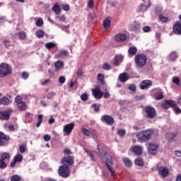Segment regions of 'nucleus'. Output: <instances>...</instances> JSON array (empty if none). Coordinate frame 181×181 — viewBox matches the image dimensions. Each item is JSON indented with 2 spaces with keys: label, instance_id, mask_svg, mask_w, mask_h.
Here are the masks:
<instances>
[{
  "label": "nucleus",
  "instance_id": "1",
  "mask_svg": "<svg viewBox=\"0 0 181 181\" xmlns=\"http://www.w3.org/2000/svg\"><path fill=\"white\" fill-rule=\"evenodd\" d=\"M152 135H153V129H150L140 132L136 134V137L140 142H148L152 138Z\"/></svg>",
  "mask_w": 181,
  "mask_h": 181
},
{
  "label": "nucleus",
  "instance_id": "2",
  "mask_svg": "<svg viewBox=\"0 0 181 181\" xmlns=\"http://www.w3.org/2000/svg\"><path fill=\"white\" fill-rule=\"evenodd\" d=\"M146 62H148V57L144 54H137L134 57V63L137 69L145 67Z\"/></svg>",
  "mask_w": 181,
  "mask_h": 181
},
{
  "label": "nucleus",
  "instance_id": "3",
  "mask_svg": "<svg viewBox=\"0 0 181 181\" xmlns=\"http://www.w3.org/2000/svg\"><path fill=\"white\" fill-rule=\"evenodd\" d=\"M12 73V68L8 64L2 63L0 65V77H5Z\"/></svg>",
  "mask_w": 181,
  "mask_h": 181
},
{
  "label": "nucleus",
  "instance_id": "4",
  "mask_svg": "<svg viewBox=\"0 0 181 181\" xmlns=\"http://www.w3.org/2000/svg\"><path fill=\"white\" fill-rule=\"evenodd\" d=\"M144 112L146 113V117L148 119H153L156 117V110L152 106H146Z\"/></svg>",
  "mask_w": 181,
  "mask_h": 181
},
{
  "label": "nucleus",
  "instance_id": "5",
  "mask_svg": "<svg viewBox=\"0 0 181 181\" xmlns=\"http://www.w3.org/2000/svg\"><path fill=\"white\" fill-rule=\"evenodd\" d=\"M148 8H151V0H143V3L137 6L136 12H146Z\"/></svg>",
  "mask_w": 181,
  "mask_h": 181
},
{
  "label": "nucleus",
  "instance_id": "6",
  "mask_svg": "<svg viewBox=\"0 0 181 181\" xmlns=\"http://www.w3.org/2000/svg\"><path fill=\"white\" fill-rule=\"evenodd\" d=\"M58 173L61 177H69L70 176V168L66 165H61L58 170Z\"/></svg>",
  "mask_w": 181,
  "mask_h": 181
},
{
  "label": "nucleus",
  "instance_id": "7",
  "mask_svg": "<svg viewBox=\"0 0 181 181\" xmlns=\"http://www.w3.org/2000/svg\"><path fill=\"white\" fill-rule=\"evenodd\" d=\"M73 129H74V123H69L64 126V136H67L73 132Z\"/></svg>",
  "mask_w": 181,
  "mask_h": 181
},
{
  "label": "nucleus",
  "instance_id": "8",
  "mask_svg": "<svg viewBox=\"0 0 181 181\" xmlns=\"http://www.w3.org/2000/svg\"><path fill=\"white\" fill-rule=\"evenodd\" d=\"M101 121L107 124V125H110V126L114 125V122H115L114 117L108 115H103L101 117Z\"/></svg>",
  "mask_w": 181,
  "mask_h": 181
},
{
  "label": "nucleus",
  "instance_id": "9",
  "mask_svg": "<svg viewBox=\"0 0 181 181\" xmlns=\"http://www.w3.org/2000/svg\"><path fill=\"white\" fill-rule=\"evenodd\" d=\"M92 94L96 100H101V98H103V95H104V93L101 91V89L98 86H96L95 88L92 89Z\"/></svg>",
  "mask_w": 181,
  "mask_h": 181
},
{
  "label": "nucleus",
  "instance_id": "10",
  "mask_svg": "<svg viewBox=\"0 0 181 181\" xmlns=\"http://www.w3.org/2000/svg\"><path fill=\"white\" fill-rule=\"evenodd\" d=\"M105 165H106V166H107L108 170L110 171L112 176H115V170H114L113 168L111 167V165H112V157L109 156L107 158Z\"/></svg>",
  "mask_w": 181,
  "mask_h": 181
},
{
  "label": "nucleus",
  "instance_id": "11",
  "mask_svg": "<svg viewBox=\"0 0 181 181\" xmlns=\"http://www.w3.org/2000/svg\"><path fill=\"white\" fill-rule=\"evenodd\" d=\"M62 163L63 166H67L69 168V166L74 163V158L71 156L64 157L62 160Z\"/></svg>",
  "mask_w": 181,
  "mask_h": 181
},
{
  "label": "nucleus",
  "instance_id": "12",
  "mask_svg": "<svg viewBox=\"0 0 181 181\" xmlns=\"http://www.w3.org/2000/svg\"><path fill=\"white\" fill-rule=\"evenodd\" d=\"M152 86V81L151 80H144L140 83L141 90H148V88Z\"/></svg>",
  "mask_w": 181,
  "mask_h": 181
},
{
  "label": "nucleus",
  "instance_id": "13",
  "mask_svg": "<svg viewBox=\"0 0 181 181\" xmlns=\"http://www.w3.org/2000/svg\"><path fill=\"white\" fill-rule=\"evenodd\" d=\"M12 113V110H8L3 112H0V119H5L8 121L11 118V114Z\"/></svg>",
  "mask_w": 181,
  "mask_h": 181
},
{
  "label": "nucleus",
  "instance_id": "14",
  "mask_svg": "<svg viewBox=\"0 0 181 181\" xmlns=\"http://www.w3.org/2000/svg\"><path fill=\"white\" fill-rule=\"evenodd\" d=\"M174 103L175 100H165L164 103H162L161 107L163 110H169V108H173Z\"/></svg>",
  "mask_w": 181,
  "mask_h": 181
},
{
  "label": "nucleus",
  "instance_id": "15",
  "mask_svg": "<svg viewBox=\"0 0 181 181\" xmlns=\"http://www.w3.org/2000/svg\"><path fill=\"white\" fill-rule=\"evenodd\" d=\"M131 152H134V155L139 156L142 155V147L141 146H133L130 148Z\"/></svg>",
  "mask_w": 181,
  "mask_h": 181
},
{
  "label": "nucleus",
  "instance_id": "16",
  "mask_svg": "<svg viewBox=\"0 0 181 181\" xmlns=\"http://www.w3.org/2000/svg\"><path fill=\"white\" fill-rule=\"evenodd\" d=\"M158 173L162 177H166L169 175V169L166 167H159Z\"/></svg>",
  "mask_w": 181,
  "mask_h": 181
},
{
  "label": "nucleus",
  "instance_id": "17",
  "mask_svg": "<svg viewBox=\"0 0 181 181\" xmlns=\"http://www.w3.org/2000/svg\"><path fill=\"white\" fill-rule=\"evenodd\" d=\"M173 32L175 35H181V22L177 21L173 25Z\"/></svg>",
  "mask_w": 181,
  "mask_h": 181
},
{
  "label": "nucleus",
  "instance_id": "18",
  "mask_svg": "<svg viewBox=\"0 0 181 181\" xmlns=\"http://www.w3.org/2000/svg\"><path fill=\"white\" fill-rule=\"evenodd\" d=\"M158 152V145L154 144H150L148 146V153L151 155H155Z\"/></svg>",
  "mask_w": 181,
  "mask_h": 181
},
{
  "label": "nucleus",
  "instance_id": "19",
  "mask_svg": "<svg viewBox=\"0 0 181 181\" xmlns=\"http://www.w3.org/2000/svg\"><path fill=\"white\" fill-rule=\"evenodd\" d=\"M119 80L121 81V83H125L126 81H128V80H129V74H128L127 72L120 74L119 76Z\"/></svg>",
  "mask_w": 181,
  "mask_h": 181
},
{
  "label": "nucleus",
  "instance_id": "20",
  "mask_svg": "<svg viewBox=\"0 0 181 181\" xmlns=\"http://www.w3.org/2000/svg\"><path fill=\"white\" fill-rule=\"evenodd\" d=\"M114 66H119V63L122 62V60H124V56L122 54H117L114 58Z\"/></svg>",
  "mask_w": 181,
  "mask_h": 181
},
{
  "label": "nucleus",
  "instance_id": "21",
  "mask_svg": "<svg viewBox=\"0 0 181 181\" xmlns=\"http://www.w3.org/2000/svg\"><path fill=\"white\" fill-rule=\"evenodd\" d=\"M117 42H124L127 40V35L125 34H119L115 37Z\"/></svg>",
  "mask_w": 181,
  "mask_h": 181
},
{
  "label": "nucleus",
  "instance_id": "22",
  "mask_svg": "<svg viewBox=\"0 0 181 181\" xmlns=\"http://www.w3.org/2000/svg\"><path fill=\"white\" fill-rule=\"evenodd\" d=\"M128 53L130 54V56H135V54L138 53V49L136 47H131L128 49Z\"/></svg>",
  "mask_w": 181,
  "mask_h": 181
},
{
  "label": "nucleus",
  "instance_id": "23",
  "mask_svg": "<svg viewBox=\"0 0 181 181\" xmlns=\"http://www.w3.org/2000/svg\"><path fill=\"white\" fill-rule=\"evenodd\" d=\"M64 66V64H63V61H57L54 64V67L57 71H59V70H60V69H63Z\"/></svg>",
  "mask_w": 181,
  "mask_h": 181
},
{
  "label": "nucleus",
  "instance_id": "24",
  "mask_svg": "<svg viewBox=\"0 0 181 181\" xmlns=\"http://www.w3.org/2000/svg\"><path fill=\"white\" fill-rule=\"evenodd\" d=\"M17 106L21 111H25V110L28 108V107L26 106V103L24 102L18 103Z\"/></svg>",
  "mask_w": 181,
  "mask_h": 181
},
{
  "label": "nucleus",
  "instance_id": "25",
  "mask_svg": "<svg viewBox=\"0 0 181 181\" xmlns=\"http://www.w3.org/2000/svg\"><path fill=\"white\" fill-rule=\"evenodd\" d=\"M123 162L125 166H127V168H131V166H132V161L129 160L128 158H124L123 159Z\"/></svg>",
  "mask_w": 181,
  "mask_h": 181
},
{
  "label": "nucleus",
  "instance_id": "26",
  "mask_svg": "<svg viewBox=\"0 0 181 181\" xmlns=\"http://www.w3.org/2000/svg\"><path fill=\"white\" fill-rule=\"evenodd\" d=\"M103 26L105 29L109 28L111 26V20L105 18L103 21Z\"/></svg>",
  "mask_w": 181,
  "mask_h": 181
},
{
  "label": "nucleus",
  "instance_id": "27",
  "mask_svg": "<svg viewBox=\"0 0 181 181\" xmlns=\"http://www.w3.org/2000/svg\"><path fill=\"white\" fill-rule=\"evenodd\" d=\"M172 108H173L174 112H175V114H177V115L181 114L180 107H177V105L176 103H175V102H174V105L173 106Z\"/></svg>",
  "mask_w": 181,
  "mask_h": 181
},
{
  "label": "nucleus",
  "instance_id": "28",
  "mask_svg": "<svg viewBox=\"0 0 181 181\" xmlns=\"http://www.w3.org/2000/svg\"><path fill=\"white\" fill-rule=\"evenodd\" d=\"M35 36H36V37L41 39V37H43V36H45V31L42 30H37L35 32Z\"/></svg>",
  "mask_w": 181,
  "mask_h": 181
},
{
  "label": "nucleus",
  "instance_id": "29",
  "mask_svg": "<svg viewBox=\"0 0 181 181\" xmlns=\"http://www.w3.org/2000/svg\"><path fill=\"white\" fill-rule=\"evenodd\" d=\"M13 160L16 162H22V160H23V156H22V154L21 153H17L16 155V156L13 158Z\"/></svg>",
  "mask_w": 181,
  "mask_h": 181
},
{
  "label": "nucleus",
  "instance_id": "30",
  "mask_svg": "<svg viewBox=\"0 0 181 181\" xmlns=\"http://www.w3.org/2000/svg\"><path fill=\"white\" fill-rule=\"evenodd\" d=\"M46 49H48V50H50L51 49H54V47H56V44L54 42H47L45 44Z\"/></svg>",
  "mask_w": 181,
  "mask_h": 181
},
{
  "label": "nucleus",
  "instance_id": "31",
  "mask_svg": "<svg viewBox=\"0 0 181 181\" xmlns=\"http://www.w3.org/2000/svg\"><path fill=\"white\" fill-rule=\"evenodd\" d=\"M6 159H11V156L9 155V153H3L1 154V158H0V160H3V162H5Z\"/></svg>",
  "mask_w": 181,
  "mask_h": 181
},
{
  "label": "nucleus",
  "instance_id": "32",
  "mask_svg": "<svg viewBox=\"0 0 181 181\" xmlns=\"http://www.w3.org/2000/svg\"><path fill=\"white\" fill-rule=\"evenodd\" d=\"M10 101L11 100L6 97H4L0 100V103H1V104H3V105H8V104H9Z\"/></svg>",
  "mask_w": 181,
  "mask_h": 181
},
{
  "label": "nucleus",
  "instance_id": "33",
  "mask_svg": "<svg viewBox=\"0 0 181 181\" xmlns=\"http://www.w3.org/2000/svg\"><path fill=\"white\" fill-rule=\"evenodd\" d=\"M176 59H177V54H176L175 52H173L169 56V60L170 62H175Z\"/></svg>",
  "mask_w": 181,
  "mask_h": 181
},
{
  "label": "nucleus",
  "instance_id": "34",
  "mask_svg": "<svg viewBox=\"0 0 181 181\" xmlns=\"http://www.w3.org/2000/svg\"><path fill=\"white\" fill-rule=\"evenodd\" d=\"M135 163L138 166H144L145 165V163H144V160L141 158H138L135 160Z\"/></svg>",
  "mask_w": 181,
  "mask_h": 181
},
{
  "label": "nucleus",
  "instance_id": "35",
  "mask_svg": "<svg viewBox=\"0 0 181 181\" xmlns=\"http://www.w3.org/2000/svg\"><path fill=\"white\" fill-rule=\"evenodd\" d=\"M37 123L36 124L37 128H39V127H40V125L42 124V122H43V115H39L37 116Z\"/></svg>",
  "mask_w": 181,
  "mask_h": 181
},
{
  "label": "nucleus",
  "instance_id": "36",
  "mask_svg": "<svg viewBox=\"0 0 181 181\" xmlns=\"http://www.w3.org/2000/svg\"><path fill=\"white\" fill-rule=\"evenodd\" d=\"M126 134H127L126 129H119L117 131V135H119V136H121V138H124V136H125Z\"/></svg>",
  "mask_w": 181,
  "mask_h": 181
},
{
  "label": "nucleus",
  "instance_id": "37",
  "mask_svg": "<svg viewBox=\"0 0 181 181\" xmlns=\"http://www.w3.org/2000/svg\"><path fill=\"white\" fill-rule=\"evenodd\" d=\"M48 21L49 22H50V23H52L54 25H56V26H58V28H60V29H64V25H60L57 23H54V21L53 20H52V18H50V17L48 18Z\"/></svg>",
  "mask_w": 181,
  "mask_h": 181
},
{
  "label": "nucleus",
  "instance_id": "38",
  "mask_svg": "<svg viewBox=\"0 0 181 181\" xmlns=\"http://www.w3.org/2000/svg\"><path fill=\"white\" fill-rule=\"evenodd\" d=\"M155 98L156 100H162L165 98V96L163 95V93H162V92H158L155 94Z\"/></svg>",
  "mask_w": 181,
  "mask_h": 181
},
{
  "label": "nucleus",
  "instance_id": "39",
  "mask_svg": "<svg viewBox=\"0 0 181 181\" xmlns=\"http://www.w3.org/2000/svg\"><path fill=\"white\" fill-rule=\"evenodd\" d=\"M18 36L21 40H25V39H26V33L25 32L18 33Z\"/></svg>",
  "mask_w": 181,
  "mask_h": 181
},
{
  "label": "nucleus",
  "instance_id": "40",
  "mask_svg": "<svg viewBox=\"0 0 181 181\" xmlns=\"http://www.w3.org/2000/svg\"><path fill=\"white\" fill-rule=\"evenodd\" d=\"M100 107H101L100 103H95L92 105V108L94 109L95 112H98L100 111Z\"/></svg>",
  "mask_w": 181,
  "mask_h": 181
},
{
  "label": "nucleus",
  "instance_id": "41",
  "mask_svg": "<svg viewBox=\"0 0 181 181\" xmlns=\"http://www.w3.org/2000/svg\"><path fill=\"white\" fill-rule=\"evenodd\" d=\"M9 141V136H6L4 132H0V140Z\"/></svg>",
  "mask_w": 181,
  "mask_h": 181
},
{
  "label": "nucleus",
  "instance_id": "42",
  "mask_svg": "<svg viewBox=\"0 0 181 181\" xmlns=\"http://www.w3.org/2000/svg\"><path fill=\"white\" fill-rule=\"evenodd\" d=\"M52 11L55 12L57 15H59V13H60V6H59V5L55 4L52 8Z\"/></svg>",
  "mask_w": 181,
  "mask_h": 181
},
{
  "label": "nucleus",
  "instance_id": "43",
  "mask_svg": "<svg viewBox=\"0 0 181 181\" xmlns=\"http://www.w3.org/2000/svg\"><path fill=\"white\" fill-rule=\"evenodd\" d=\"M173 83H174V84H176L177 86H180V78H179V77L174 76L173 78Z\"/></svg>",
  "mask_w": 181,
  "mask_h": 181
},
{
  "label": "nucleus",
  "instance_id": "44",
  "mask_svg": "<svg viewBox=\"0 0 181 181\" xmlns=\"http://www.w3.org/2000/svg\"><path fill=\"white\" fill-rule=\"evenodd\" d=\"M21 176L18 175H14L11 177L10 180L11 181H21Z\"/></svg>",
  "mask_w": 181,
  "mask_h": 181
},
{
  "label": "nucleus",
  "instance_id": "45",
  "mask_svg": "<svg viewBox=\"0 0 181 181\" xmlns=\"http://www.w3.org/2000/svg\"><path fill=\"white\" fill-rule=\"evenodd\" d=\"M159 20L161 21V22H163V23H165V22H167L168 21H169V18L168 17H165V16H163V15H162V14H160L159 15Z\"/></svg>",
  "mask_w": 181,
  "mask_h": 181
},
{
  "label": "nucleus",
  "instance_id": "46",
  "mask_svg": "<svg viewBox=\"0 0 181 181\" xmlns=\"http://www.w3.org/2000/svg\"><path fill=\"white\" fill-rule=\"evenodd\" d=\"M103 70H106V71L111 70V64L108 63H105L103 65Z\"/></svg>",
  "mask_w": 181,
  "mask_h": 181
},
{
  "label": "nucleus",
  "instance_id": "47",
  "mask_svg": "<svg viewBox=\"0 0 181 181\" xmlns=\"http://www.w3.org/2000/svg\"><path fill=\"white\" fill-rule=\"evenodd\" d=\"M56 19H59V22H66V16L65 15H62L61 16H57L55 17Z\"/></svg>",
  "mask_w": 181,
  "mask_h": 181
},
{
  "label": "nucleus",
  "instance_id": "48",
  "mask_svg": "<svg viewBox=\"0 0 181 181\" xmlns=\"http://www.w3.org/2000/svg\"><path fill=\"white\" fill-rule=\"evenodd\" d=\"M61 6L64 11H70V5L67 4H62Z\"/></svg>",
  "mask_w": 181,
  "mask_h": 181
},
{
  "label": "nucleus",
  "instance_id": "49",
  "mask_svg": "<svg viewBox=\"0 0 181 181\" xmlns=\"http://www.w3.org/2000/svg\"><path fill=\"white\" fill-rule=\"evenodd\" d=\"M32 117H33V115L30 112H27L25 114V118L27 119V121L28 122H30V121H32Z\"/></svg>",
  "mask_w": 181,
  "mask_h": 181
},
{
  "label": "nucleus",
  "instance_id": "50",
  "mask_svg": "<svg viewBox=\"0 0 181 181\" xmlns=\"http://www.w3.org/2000/svg\"><path fill=\"white\" fill-rule=\"evenodd\" d=\"M104 78H105V76L103 74H98V80L99 81H102V83H104Z\"/></svg>",
  "mask_w": 181,
  "mask_h": 181
},
{
  "label": "nucleus",
  "instance_id": "51",
  "mask_svg": "<svg viewBox=\"0 0 181 181\" xmlns=\"http://www.w3.org/2000/svg\"><path fill=\"white\" fill-rule=\"evenodd\" d=\"M26 151V147L25 146V145H21L19 146V151L21 152V153H25Z\"/></svg>",
  "mask_w": 181,
  "mask_h": 181
},
{
  "label": "nucleus",
  "instance_id": "52",
  "mask_svg": "<svg viewBox=\"0 0 181 181\" xmlns=\"http://www.w3.org/2000/svg\"><path fill=\"white\" fill-rule=\"evenodd\" d=\"M82 132L83 135H86V136H90V131L88 130L87 129L83 128Z\"/></svg>",
  "mask_w": 181,
  "mask_h": 181
},
{
  "label": "nucleus",
  "instance_id": "53",
  "mask_svg": "<svg viewBox=\"0 0 181 181\" xmlns=\"http://www.w3.org/2000/svg\"><path fill=\"white\" fill-rule=\"evenodd\" d=\"M6 168V163L0 159V169H5Z\"/></svg>",
  "mask_w": 181,
  "mask_h": 181
},
{
  "label": "nucleus",
  "instance_id": "54",
  "mask_svg": "<svg viewBox=\"0 0 181 181\" xmlns=\"http://www.w3.org/2000/svg\"><path fill=\"white\" fill-rule=\"evenodd\" d=\"M81 100L83 101H87L88 100V95L83 93L81 95Z\"/></svg>",
  "mask_w": 181,
  "mask_h": 181
},
{
  "label": "nucleus",
  "instance_id": "55",
  "mask_svg": "<svg viewBox=\"0 0 181 181\" xmlns=\"http://www.w3.org/2000/svg\"><path fill=\"white\" fill-rule=\"evenodd\" d=\"M59 83H60V84H64V83H66V78L63 76H61L59 78Z\"/></svg>",
  "mask_w": 181,
  "mask_h": 181
},
{
  "label": "nucleus",
  "instance_id": "56",
  "mask_svg": "<svg viewBox=\"0 0 181 181\" xmlns=\"http://www.w3.org/2000/svg\"><path fill=\"white\" fill-rule=\"evenodd\" d=\"M42 25H43V19L39 18L36 21V26L40 27V26H42Z\"/></svg>",
  "mask_w": 181,
  "mask_h": 181
},
{
  "label": "nucleus",
  "instance_id": "57",
  "mask_svg": "<svg viewBox=\"0 0 181 181\" xmlns=\"http://www.w3.org/2000/svg\"><path fill=\"white\" fill-rule=\"evenodd\" d=\"M43 139H44V141H45V142H49V141H50V139H52V137L49 134H45V135H44Z\"/></svg>",
  "mask_w": 181,
  "mask_h": 181
},
{
  "label": "nucleus",
  "instance_id": "58",
  "mask_svg": "<svg viewBox=\"0 0 181 181\" xmlns=\"http://www.w3.org/2000/svg\"><path fill=\"white\" fill-rule=\"evenodd\" d=\"M21 77L22 78H24V80H26V78L29 77V74H28V72L24 71L21 74Z\"/></svg>",
  "mask_w": 181,
  "mask_h": 181
},
{
  "label": "nucleus",
  "instance_id": "59",
  "mask_svg": "<svg viewBox=\"0 0 181 181\" xmlns=\"http://www.w3.org/2000/svg\"><path fill=\"white\" fill-rule=\"evenodd\" d=\"M129 90H130V91H136V86L134 84H131L129 86Z\"/></svg>",
  "mask_w": 181,
  "mask_h": 181
},
{
  "label": "nucleus",
  "instance_id": "60",
  "mask_svg": "<svg viewBox=\"0 0 181 181\" xmlns=\"http://www.w3.org/2000/svg\"><path fill=\"white\" fill-rule=\"evenodd\" d=\"M143 31L145 33H148V32H151V27L148 26V25H146L143 28Z\"/></svg>",
  "mask_w": 181,
  "mask_h": 181
},
{
  "label": "nucleus",
  "instance_id": "61",
  "mask_svg": "<svg viewBox=\"0 0 181 181\" xmlns=\"http://www.w3.org/2000/svg\"><path fill=\"white\" fill-rule=\"evenodd\" d=\"M15 101L17 105L23 102V101H22V98H21V96H17L15 99Z\"/></svg>",
  "mask_w": 181,
  "mask_h": 181
},
{
  "label": "nucleus",
  "instance_id": "62",
  "mask_svg": "<svg viewBox=\"0 0 181 181\" xmlns=\"http://www.w3.org/2000/svg\"><path fill=\"white\" fill-rule=\"evenodd\" d=\"M4 45H6V47H9V46H11V41L8 40H5L3 42Z\"/></svg>",
  "mask_w": 181,
  "mask_h": 181
},
{
  "label": "nucleus",
  "instance_id": "63",
  "mask_svg": "<svg viewBox=\"0 0 181 181\" xmlns=\"http://www.w3.org/2000/svg\"><path fill=\"white\" fill-rule=\"evenodd\" d=\"M49 83H50V79H47V80L41 82V84H42V86H47Z\"/></svg>",
  "mask_w": 181,
  "mask_h": 181
},
{
  "label": "nucleus",
  "instance_id": "64",
  "mask_svg": "<svg viewBox=\"0 0 181 181\" xmlns=\"http://www.w3.org/2000/svg\"><path fill=\"white\" fill-rule=\"evenodd\" d=\"M175 156L177 158H180L181 156V151H175Z\"/></svg>",
  "mask_w": 181,
  "mask_h": 181
}]
</instances>
